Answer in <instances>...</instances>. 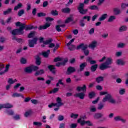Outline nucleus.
<instances>
[{"mask_svg": "<svg viewBox=\"0 0 128 128\" xmlns=\"http://www.w3.org/2000/svg\"><path fill=\"white\" fill-rule=\"evenodd\" d=\"M100 96H105L102 100V102H108L110 104H116V100L114 99V98L110 94H108V92H100Z\"/></svg>", "mask_w": 128, "mask_h": 128, "instance_id": "nucleus-1", "label": "nucleus"}, {"mask_svg": "<svg viewBox=\"0 0 128 128\" xmlns=\"http://www.w3.org/2000/svg\"><path fill=\"white\" fill-rule=\"evenodd\" d=\"M56 103H51L48 105V108H52V106H57V108H54L55 112H58L60 110V106H64V103L62 102V98L58 97L56 99Z\"/></svg>", "mask_w": 128, "mask_h": 128, "instance_id": "nucleus-2", "label": "nucleus"}, {"mask_svg": "<svg viewBox=\"0 0 128 128\" xmlns=\"http://www.w3.org/2000/svg\"><path fill=\"white\" fill-rule=\"evenodd\" d=\"M84 3H80L78 10L80 14H86L88 11V9H84Z\"/></svg>", "mask_w": 128, "mask_h": 128, "instance_id": "nucleus-3", "label": "nucleus"}, {"mask_svg": "<svg viewBox=\"0 0 128 128\" xmlns=\"http://www.w3.org/2000/svg\"><path fill=\"white\" fill-rule=\"evenodd\" d=\"M22 27L20 28H19L13 30L12 31L11 34L13 36H16V34H24V32L22 31Z\"/></svg>", "mask_w": 128, "mask_h": 128, "instance_id": "nucleus-4", "label": "nucleus"}, {"mask_svg": "<svg viewBox=\"0 0 128 128\" xmlns=\"http://www.w3.org/2000/svg\"><path fill=\"white\" fill-rule=\"evenodd\" d=\"M38 38L35 37L32 40H28V46L30 48H34V44H38Z\"/></svg>", "mask_w": 128, "mask_h": 128, "instance_id": "nucleus-5", "label": "nucleus"}, {"mask_svg": "<svg viewBox=\"0 0 128 128\" xmlns=\"http://www.w3.org/2000/svg\"><path fill=\"white\" fill-rule=\"evenodd\" d=\"M22 31L24 32V30H36V28H38V26H32L30 24L26 25V24H24V26H22Z\"/></svg>", "mask_w": 128, "mask_h": 128, "instance_id": "nucleus-6", "label": "nucleus"}, {"mask_svg": "<svg viewBox=\"0 0 128 128\" xmlns=\"http://www.w3.org/2000/svg\"><path fill=\"white\" fill-rule=\"evenodd\" d=\"M76 72V68L74 66H69L66 72V74L70 76V74H74Z\"/></svg>", "mask_w": 128, "mask_h": 128, "instance_id": "nucleus-7", "label": "nucleus"}, {"mask_svg": "<svg viewBox=\"0 0 128 128\" xmlns=\"http://www.w3.org/2000/svg\"><path fill=\"white\" fill-rule=\"evenodd\" d=\"M80 48H82V50H86V48H88V45H84V43H82L81 44L77 46L76 50H80Z\"/></svg>", "mask_w": 128, "mask_h": 128, "instance_id": "nucleus-8", "label": "nucleus"}, {"mask_svg": "<svg viewBox=\"0 0 128 128\" xmlns=\"http://www.w3.org/2000/svg\"><path fill=\"white\" fill-rule=\"evenodd\" d=\"M35 64L36 66H40L42 64V58L40 56L37 55L35 58Z\"/></svg>", "mask_w": 128, "mask_h": 128, "instance_id": "nucleus-9", "label": "nucleus"}, {"mask_svg": "<svg viewBox=\"0 0 128 128\" xmlns=\"http://www.w3.org/2000/svg\"><path fill=\"white\" fill-rule=\"evenodd\" d=\"M110 66L106 65L104 62L102 63L99 66V68L100 70H104L106 68H110Z\"/></svg>", "mask_w": 128, "mask_h": 128, "instance_id": "nucleus-10", "label": "nucleus"}, {"mask_svg": "<svg viewBox=\"0 0 128 128\" xmlns=\"http://www.w3.org/2000/svg\"><path fill=\"white\" fill-rule=\"evenodd\" d=\"M86 94L82 92L77 93L74 95L76 98H80V100H84V98Z\"/></svg>", "mask_w": 128, "mask_h": 128, "instance_id": "nucleus-11", "label": "nucleus"}, {"mask_svg": "<svg viewBox=\"0 0 128 128\" xmlns=\"http://www.w3.org/2000/svg\"><path fill=\"white\" fill-rule=\"evenodd\" d=\"M48 68L54 74H56V68L54 65H49L48 66Z\"/></svg>", "mask_w": 128, "mask_h": 128, "instance_id": "nucleus-12", "label": "nucleus"}, {"mask_svg": "<svg viewBox=\"0 0 128 128\" xmlns=\"http://www.w3.org/2000/svg\"><path fill=\"white\" fill-rule=\"evenodd\" d=\"M50 26V24L49 23H46L44 26H40L38 30H46Z\"/></svg>", "mask_w": 128, "mask_h": 128, "instance_id": "nucleus-13", "label": "nucleus"}, {"mask_svg": "<svg viewBox=\"0 0 128 128\" xmlns=\"http://www.w3.org/2000/svg\"><path fill=\"white\" fill-rule=\"evenodd\" d=\"M76 90L78 92H86V86L84 84L82 87L78 86Z\"/></svg>", "mask_w": 128, "mask_h": 128, "instance_id": "nucleus-14", "label": "nucleus"}, {"mask_svg": "<svg viewBox=\"0 0 128 128\" xmlns=\"http://www.w3.org/2000/svg\"><path fill=\"white\" fill-rule=\"evenodd\" d=\"M86 66H88V63H86V62H84L82 63L80 65V72L84 71Z\"/></svg>", "mask_w": 128, "mask_h": 128, "instance_id": "nucleus-15", "label": "nucleus"}, {"mask_svg": "<svg viewBox=\"0 0 128 128\" xmlns=\"http://www.w3.org/2000/svg\"><path fill=\"white\" fill-rule=\"evenodd\" d=\"M24 72L26 74H32V66L26 67L24 70Z\"/></svg>", "mask_w": 128, "mask_h": 128, "instance_id": "nucleus-16", "label": "nucleus"}, {"mask_svg": "<svg viewBox=\"0 0 128 128\" xmlns=\"http://www.w3.org/2000/svg\"><path fill=\"white\" fill-rule=\"evenodd\" d=\"M114 120H116V122H122L124 124V122H126V120L124 119H122V117L120 116H117L114 118Z\"/></svg>", "mask_w": 128, "mask_h": 128, "instance_id": "nucleus-17", "label": "nucleus"}, {"mask_svg": "<svg viewBox=\"0 0 128 128\" xmlns=\"http://www.w3.org/2000/svg\"><path fill=\"white\" fill-rule=\"evenodd\" d=\"M103 116L102 114L100 112L96 113L94 116V118L95 120H100V118H102Z\"/></svg>", "mask_w": 128, "mask_h": 128, "instance_id": "nucleus-18", "label": "nucleus"}, {"mask_svg": "<svg viewBox=\"0 0 128 128\" xmlns=\"http://www.w3.org/2000/svg\"><path fill=\"white\" fill-rule=\"evenodd\" d=\"M86 60L90 64H96V60H92V57H88Z\"/></svg>", "mask_w": 128, "mask_h": 128, "instance_id": "nucleus-19", "label": "nucleus"}, {"mask_svg": "<svg viewBox=\"0 0 128 128\" xmlns=\"http://www.w3.org/2000/svg\"><path fill=\"white\" fill-rule=\"evenodd\" d=\"M106 66H110L112 64V59L110 58H106V62H104Z\"/></svg>", "mask_w": 128, "mask_h": 128, "instance_id": "nucleus-20", "label": "nucleus"}, {"mask_svg": "<svg viewBox=\"0 0 128 128\" xmlns=\"http://www.w3.org/2000/svg\"><path fill=\"white\" fill-rule=\"evenodd\" d=\"M104 76H100L96 78V82L98 84H100L102 82H104Z\"/></svg>", "mask_w": 128, "mask_h": 128, "instance_id": "nucleus-21", "label": "nucleus"}, {"mask_svg": "<svg viewBox=\"0 0 128 128\" xmlns=\"http://www.w3.org/2000/svg\"><path fill=\"white\" fill-rule=\"evenodd\" d=\"M98 42L96 41H93L90 44H89L88 47L91 48H94L96 46Z\"/></svg>", "mask_w": 128, "mask_h": 128, "instance_id": "nucleus-22", "label": "nucleus"}, {"mask_svg": "<svg viewBox=\"0 0 128 128\" xmlns=\"http://www.w3.org/2000/svg\"><path fill=\"white\" fill-rule=\"evenodd\" d=\"M98 64H95L90 66V70L92 72H94L96 70V69L98 68Z\"/></svg>", "mask_w": 128, "mask_h": 128, "instance_id": "nucleus-23", "label": "nucleus"}, {"mask_svg": "<svg viewBox=\"0 0 128 128\" xmlns=\"http://www.w3.org/2000/svg\"><path fill=\"white\" fill-rule=\"evenodd\" d=\"M12 40H16V42H18L19 44H22V42L24 41V40L22 38H16V36H14L12 38Z\"/></svg>", "mask_w": 128, "mask_h": 128, "instance_id": "nucleus-24", "label": "nucleus"}, {"mask_svg": "<svg viewBox=\"0 0 128 128\" xmlns=\"http://www.w3.org/2000/svg\"><path fill=\"white\" fill-rule=\"evenodd\" d=\"M108 18V14H104L102 15V16L99 18L98 20L100 22H102V20H104Z\"/></svg>", "mask_w": 128, "mask_h": 128, "instance_id": "nucleus-25", "label": "nucleus"}, {"mask_svg": "<svg viewBox=\"0 0 128 128\" xmlns=\"http://www.w3.org/2000/svg\"><path fill=\"white\" fill-rule=\"evenodd\" d=\"M44 74V70L42 69H41L40 70L36 71L34 74V76H40V74Z\"/></svg>", "mask_w": 128, "mask_h": 128, "instance_id": "nucleus-26", "label": "nucleus"}, {"mask_svg": "<svg viewBox=\"0 0 128 128\" xmlns=\"http://www.w3.org/2000/svg\"><path fill=\"white\" fill-rule=\"evenodd\" d=\"M116 62L118 66H124V64H126V62L120 59L118 60Z\"/></svg>", "mask_w": 128, "mask_h": 128, "instance_id": "nucleus-27", "label": "nucleus"}, {"mask_svg": "<svg viewBox=\"0 0 128 128\" xmlns=\"http://www.w3.org/2000/svg\"><path fill=\"white\" fill-rule=\"evenodd\" d=\"M88 96L89 98H90V100H92V98H94L96 96V92L94 91L89 92Z\"/></svg>", "mask_w": 128, "mask_h": 128, "instance_id": "nucleus-28", "label": "nucleus"}, {"mask_svg": "<svg viewBox=\"0 0 128 128\" xmlns=\"http://www.w3.org/2000/svg\"><path fill=\"white\" fill-rule=\"evenodd\" d=\"M12 98H20V96H21L22 98H24V96L20 94H18L17 92L14 93L12 96Z\"/></svg>", "mask_w": 128, "mask_h": 128, "instance_id": "nucleus-29", "label": "nucleus"}, {"mask_svg": "<svg viewBox=\"0 0 128 128\" xmlns=\"http://www.w3.org/2000/svg\"><path fill=\"white\" fill-rule=\"evenodd\" d=\"M88 8L91 10H98V6L96 5L91 6L88 7Z\"/></svg>", "mask_w": 128, "mask_h": 128, "instance_id": "nucleus-30", "label": "nucleus"}, {"mask_svg": "<svg viewBox=\"0 0 128 128\" xmlns=\"http://www.w3.org/2000/svg\"><path fill=\"white\" fill-rule=\"evenodd\" d=\"M104 108V102H101L99 104H98V110H102Z\"/></svg>", "mask_w": 128, "mask_h": 128, "instance_id": "nucleus-31", "label": "nucleus"}, {"mask_svg": "<svg viewBox=\"0 0 128 128\" xmlns=\"http://www.w3.org/2000/svg\"><path fill=\"white\" fill-rule=\"evenodd\" d=\"M73 20L72 15H70V16L68 18L65 20V24H68V22H72Z\"/></svg>", "mask_w": 128, "mask_h": 128, "instance_id": "nucleus-32", "label": "nucleus"}, {"mask_svg": "<svg viewBox=\"0 0 128 128\" xmlns=\"http://www.w3.org/2000/svg\"><path fill=\"white\" fill-rule=\"evenodd\" d=\"M68 50H70V52L76 50V45L74 44L70 45V46H68Z\"/></svg>", "mask_w": 128, "mask_h": 128, "instance_id": "nucleus-33", "label": "nucleus"}, {"mask_svg": "<svg viewBox=\"0 0 128 128\" xmlns=\"http://www.w3.org/2000/svg\"><path fill=\"white\" fill-rule=\"evenodd\" d=\"M50 50H48L46 52H43L42 54L44 58H48V54H50Z\"/></svg>", "mask_w": 128, "mask_h": 128, "instance_id": "nucleus-34", "label": "nucleus"}, {"mask_svg": "<svg viewBox=\"0 0 128 128\" xmlns=\"http://www.w3.org/2000/svg\"><path fill=\"white\" fill-rule=\"evenodd\" d=\"M12 9L11 8H8V10H6L5 11H4L3 14L4 16H6V14H8L12 12Z\"/></svg>", "mask_w": 128, "mask_h": 128, "instance_id": "nucleus-35", "label": "nucleus"}, {"mask_svg": "<svg viewBox=\"0 0 128 128\" xmlns=\"http://www.w3.org/2000/svg\"><path fill=\"white\" fill-rule=\"evenodd\" d=\"M4 108H12V105L10 104L9 103L6 104H3Z\"/></svg>", "mask_w": 128, "mask_h": 128, "instance_id": "nucleus-36", "label": "nucleus"}, {"mask_svg": "<svg viewBox=\"0 0 128 128\" xmlns=\"http://www.w3.org/2000/svg\"><path fill=\"white\" fill-rule=\"evenodd\" d=\"M36 34V31H32L28 36V38H34V35Z\"/></svg>", "mask_w": 128, "mask_h": 128, "instance_id": "nucleus-37", "label": "nucleus"}, {"mask_svg": "<svg viewBox=\"0 0 128 128\" xmlns=\"http://www.w3.org/2000/svg\"><path fill=\"white\" fill-rule=\"evenodd\" d=\"M62 12H64V14H68L70 12V9L68 8H64L62 9Z\"/></svg>", "mask_w": 128, "mask_h": 128, "instance_id": "nucleus-38", "label": "nucleus"}, {"mask_svg": "<svg viewBox=\"0 0 128 128\" xmlns=\"http://www.w3.org/2000/svg\"><path fill=\"white\" fill-rule=\"evenodd\" d=\"M78 124H80L81 126H84V124H86V121H85L84 120H82V118H79L78 120Z\"/></svg>", "mask_w": 128, "mask_h": 128, "instance_id": "nucleus-39", "label": "nucleus"}, {"mask_svg": "<svg viewBox=\"0 0 128 128\" xmlns=\"http://www.w3.org/2000/svg\"><path fill=\"white\" fill-rule=\"evenodd\" d=\"M114 14H116V16H118V14H120V10L118 9V8H114Z\"/></svg>", "mask_w": 128, "mask_h": 128, "instance_id": "nucleus-40", "label": "nucleus"}, {"mask_svg": "<svg viewBox=\"0 0 128 128\" xmlns=\"http://www.w3.org/2000/svg\"><path fill=\"white\" fill-rule=\"evenodd\" d=\"M50 14L52 16H58V12L57 10H53L50 12Z\"/></svg>", "mask_w": 128, "mask_h": 128, "instance_id": "nucleus-41", "label": "nucleus"}, {"mask_svg": "<svg viewBox=\"0 0 128 128\" xmlns=\"http://www.w3.org/2000/svg\"><path fill=\"white\" fill-rule=\"evenodd\" d=\"M22 7V3H19L17 6H15L14 8V10H18L19 8H20Z\"/></svg>", "mask_w": 128, "mask_h": 128, "instance_id": "nucleus-42", "label": "nucleus"}, {"mask_svg": "<svg viewBox=\"0 0 128 128\" xmlns=\"http://www.w3.org/2000/svg\"><path fill=\"white\" fill-rule=\"evenodd\" d=\"M80 26H82V28H84V26H86V24L84 23V20L82 18L80 21Z\"/></svg>", "mask_w": 128, "mask_h": 128, "instance_id": "nucleus-43", "label": "nucleus"}, {"mask_svg": "<svg viewBox=\"0 0 128 128\" xmlns=\"http://www.w3.org/2000/svg\"><path fill=\"white\" fill-rule=\"evenodd\" d=\"M128 30V27L126 26H122L120 29H119V32H124Z\"/></svg>", "mask_w": 128, "mask_h": 128, "instance_id": "nucleus-44", "label": "nucleus"}, {"mask_svg": "<svg viewBox=\"0 0 128 128\" xmlns=\"http://www.w3.org/2000/svg\"><path fill=\"white\" fill-rule=\"evenodd\" d=\"M116 20V16H110L108 20V22H112L114 20Z\"/></svg>", "mask_w": 128, "mask_h": 128, "instance_id": "nucleus-45", "label": "nucleus"}, {"mask_svg": "<svg viewBox=\"0 0 128 128\" xmlns=\"http://www.w3.org/2000/svg\"><path fill=\"white\" fill-rule=\"evenodd\" d=\"M59 90H60L59 88H55L52 91L50 92V94H56V92H58Z\"/></svg>", "mask_w": 128, "mask_h": 128, "instance_id": "nucleus-46", "label": "nucleus"}, {"mask_svg": "<svg viewBox=\"0 0 128 128\" xmlns=\"http://www.w3.org/2000/svg\"><path fill=\"white\" fill-rule=\"evenodd\" d=\"M71 118H74V120H76V118H78V114H74V113L71 114L70 116Z\"/></svg>", "mask_w": 128, "mask_h": 128, "instance_id": "nucleus-47", "label": "nucleus"}, {"mask_svg": "<svg viewBox=\"0 0 128 128\" xmlns=\"http://www.w3.org/2000/svg\"><path fill=\"white\" fill-rule=\"evenodd\" d=\"M16 82V79H14V80H13L12 78H10L8 80V83L10 84H14Z\"/></svg>", "mask_w": 128, "mask_h": 128, "instance_id": "nucleus-48", "label": "nucleus"}, {"mask_svg": "<svg viewBox=\"0 0 128 128\" xmlns=\"http://www.w3.org/2000/svg\"><path fill=\"white\" fill-rule=\"evenodd\" d=\"M46 16V14L42 12L38 13L37 14V16H38V18H42V16Z\"/></svg>", "mask_w": 128, "mask_h": 128, "instance_id": "nucleus-49", "label": "nucleus"}, {"mask_svg": "<svg viewBox=\"0 0 128 128\" xmlns=\"http://www.w3.org/2000/svg\"><path fill=\"white\" fill-rule=\"evenodd\" d=\"M20 62L22 64H26V59L24 58H22L20 60Z\"/></svg>", "mask_w": 128, "mask_h": 128, "instance_id": "nucleus-50", "label": "nucleus"}, {"mask_svg": "<svg viewBox=\"0 0 128 128\" xmlns=\"http://www.w3.org/2000/svg\"><path fill=\"white\" fill-rule=\"evenodd\" d=\"M24 14V10H20L18 13V16H22Z\"/></svg>", "mask_w": 128, "mask_h": 128, "instance_id": "nucleus-51", "label": "nucleus"}, {"mask_svg": "<svg viewBox=\"0 0 128 128\" xmlns=\"http://www.w3.org/2000/svg\"><path fill=\"white\" fill-rule=\"evenodd\" d=\"M52 42V39L50 38L49 40H47L44 42V44H50Z\"/></svg>", "mask_w": 128, "mask_h": 128, "instance_id": "nucleus-52", "label": "nucleus"}, {"mask_svg": "<svg viewBox=\"0 0 128 128\" xmlns=\"http://www.w3.org/2000/svg\"><path fill=\"white\" fill-rule=\"evenodd\" d=\"M31 68H32V72L33 70H34V72H36V71L38 70V66H36L32 65Z\"/></svg>", "mask_w": 128, "mask_h": 128, "instance_id": "nucleus-53", "label": "nucleus"}, {"mask_svg": "<svg viewBox=\"0 0 128 128\" xmlns=\"http://www.w3.org/2000/svg\"><path fill=\"white\" fill-rule=\"evenodd\" d=\"M16 26H20V28H22V26H24V24L20 23V22H18L16 23Z\"/></svg>", "mask_w": 128, "mask_h": 128, "instance_id": "nucleus-54", "label": "nucleus"}, {"mask_svg": "<svg viewBox=\"0 0 128 128\" xmlns=\"http://www.w3.org/2000/svg\"><path fill=\"white\" fill-rule=\"evenodd\" d=\"M74 40H76V38H72L71 40H70L69 41V42L66 44V46H70V45H72V42H74Z\"/></svg>", "mask_w": 128, "mask_h": 128, "instance_id": "nucleus-55", "label": "nucleus"}, {"mask_svg": "<svg viewBox=\"0 0 128 128\" xmlns=\"http://www.w3.org/2000/svg\"><path fill=\"white\" fill-rule=\"evenodd\" d=\"M58 120L60 122H62L63 120H64V116L62 115H59L58 116Z\"/></svg>", "mask_w": 128, "mask_h": 128, "instance_id": "nucleus-56", "label": "nucleus"}, {"mask_svg": "<svg viewBox=\"0 0 128 128\" xmlns=\"http://www.w3.org/2000/svg\"><path fill=\"white\" fill-rule=\"evenodd\" d=\"M34 126H40L42 124L40 122H33Z\"/></svg>", "mask_w": 128, "mask_h": 128, "instance_id": "nucleus-57", "label": "nucleus"}, {"mask_svg": "<svg viewBox=\"0 0 128 128\" xmlns=\"http://www.w3.org/2000/svg\"><path fill=\"white\" fill-rule=\"evenodd\" d=\"M58 48H60V44H56L53 49V52L55 53L56 50H58Z\"/></svg>", "mask_w": 128, "mask_h": 128, "instance_id": "nucleus-58", "label": "nucleus"}, {"mask_svg": "<svg viewBox=\"0 0 128 128\" xmlns=\"http://www.w3.org/2000/svg\"><path fill=\"white\" fill-rule=\"evenodd\" d=\"M83 20H87V22L90 20V16H85L82 18Z\"/></svg>", "mask_w": 128, "mask_h": 128, "instance_id": "nucleus-59", "label": "nucleus"}, {"mask_svg": "<svg viewBox=\"0 0 128 128\" xmlns=\"http://www.w3.org/2000/svg\"><path fill=\"white\" fill-rule=\"evenodd\" d=\"M126 44H124V43H120L118 44V48H124V46Z\"/></svg>", "mask_w": 128, "mask_h": 128, "instance_id": "nucleus-60", "label": "nucleus"}, {"mask_svg": "<svg viewBox=\"0 0 128 128\" xmlns=\"http://www.w3.org/2000/svg\"><path fill=\"white\" fill-rule=\"evenodd\" d=\"M68 60L67 58L64 59L63 62H60L61 66H64L65 64H66V63L68 62Z\"/></svg>", "mask_w": 128, "mask_h": 128, "instance_id": "nucleus-61", "label": "nucleus"}, {"mask_svg": "<svg viewBox=\"0 0 128 128\" xmlns=\"http://www.w3.org/2000/svg\"><path fill=\"white\" fill-rule=\"evenodd\" d=\"M56 30L58 32H62V29L60 28V25H56Z\"/></svg>", "mask_w": 128, "mask_h": 128, "instance_id": "nucleus-62", "label": "nucleus"}, {"mask_svg": "<svg viewBox=\"0 0 128 128\" xmlns=\"http://www.w3.org/2000/svg\"><path fill=\"white\" fill-rule=\"evenodd\" d=\"M61 60H62V58L58 56L54 58V62H60Z\"/></svg>", "mask_w": 128, "mask_h": 128, "instance_id": "nucleus-63", "label": "nucleus"}, {"mask_svg": "<svg viewBox=\"0 0 128 128\" xmlns=\"http://www.w3.org/2000/svg\"><path fill=\"white\" fill-rule=\"evenodd\" d=\"M46 22H52V20H54V18L48 16L46 18Z\"/></svg>", "mask_w": 128, "mask_h": 128, "instance_id": "nucleus-64", "label": "nucleus"}]
</instances>
